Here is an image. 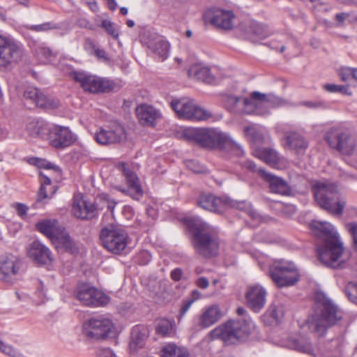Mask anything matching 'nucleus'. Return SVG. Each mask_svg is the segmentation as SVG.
<instances>
[{
	"instance_id": "obj_1",
	"label": "nucleus",
	"mask_w": 357,
	"mask_h": 357,
	"mask_svg": "<svg viewBox=\"0 0 357 357\" xmlns=\"http://www.w3.org/2000/svg\"><path fill=\"white\" fill-rule=\"evenodd\" d=\"M183 137L188 142H195L208 149H219L231 152L237 155L243 153V151L228 134L217 129L204 128H190L183 132Z\"/></svg>"
},
{
	"instance_id": "obj_2",
	"label": "nucleus",
	"mask_w": 357,
	"mask_h": 357,
	"mask_svg": "<svg viewBox=\"0 0 357 357\" xmlns=\"http://www.w3.org/2000/svg\"><path fill=\"white\" fill-rule=\"evenodd\" d=\"M315 299L318 309L312 317L310 327L315 332L322 334L327 328L342 319V312L324 294H317Z\"/></svg>"
},
{
	"instance_id": "obj_3",
	"label": "nucleus",
	"mask_w": 357,
	"mask_h": 357,
	"mask_svg": "<svg viewBox=\"0 0 357 357\" xmlns=\"http://www.w3.org/2000/svg\"><path fill=\"white\" fill-rule=\"evenodd\" d=\"M314 199L319 206L328 213L340 215L346 205L337 186L328 182H317L312 186Z\"/></svg>"
},
{
	"instance_id": "obj_4",
	"label": "nucleus",
	"mask_w": 357,
	"mask_h": 357,
	"mask_svg": "<svg viewBox=\"0 0 357 357\" xmlns=\"http://www.w3.org/2000/svg\"><path fill=\"white\" fill-rule=\"evenodd\" d=\"M195 252L204 257L216 256L219 251L220 240L217 231L206 222H201L193 236Z\"/></svg>"
},
{
	"instance_id": "obj_5",
	"label": "nucleus",
	"mask_w": 357,
	"mask_h": 357,
	"mask_svg": "<svg viewBox=\"0 0 357 357\" xmlns=\"http://www.w3.org/2000/svg\"><path fill=\"white\" fill-rule=\"evenodd\" d=\"M317 255L323 264L332 268L344 267L349 259V254L344 252L343 244L340 239L324 242L317 249Z\"/></svg>"
},
{
	"instance_id": "obj_6",
	"label": "nucleus",
	"mask_w": 357,
	"mask_h": 357,
	"mask_svg": "<svg viewBox=\"0 0 357 357\" xmlns=\"http://www.w3.org/2000/svg\"><path fill=\"white\" fill-rule=\"evenodd\" d=\"M72 76L76 82L80 84L84 91L91 93L117 91L121 88L120 82L83 72H74Z\"/></svg>"
},
{
	"instance_id": "obj_7",
	"label": "nucleus",
	"mask_w": 357,
	"mask_h": 357,
	"mask_svg": "<svg viewBox=\"0 0 357 357\" xmlns=\"http://www.w3.org/2000/svg\"><path fill=\"white\" fill-rule=\"evenodd\" d=\"M249 331L246 324L241 321H228L209 333L212 339H220L225 344H236L246 339Z\"/></svg>"
},
{
	"instance_id": "obj_8",
	"label": "nucleus",
	"mask_w": 357,
	"mask_h": 357,
	"mask_svg": "<svg viewBox=\"0 0 357 357\" xmlns=\"http://www.w3.org/2000/svg\"><path fill=\"white\" fill-rule=\"evenodd\" d=\"M269 274L274 283L280 287L294 285L300 278L296 266L284 259L274 261L270 266Z\"/></svg>"
},
{
	"instance_id": "obj_9",
	"label": "nucleus",
	"mask_w": 357,
	"mask_h": 357,
	"mask_svg": "<svg viewBox=\"0 0 357 357\" xmlns=\"http://www.w3.org/2000/svg\"><path fill=\"white\" fill-rule=\"evenodd\" d=\"M284 103L280 97L273 94L263 93L259 91H253L250 95V98H245L244 112L246 114L263 115L268 112L271 107H278Z\"/></svg>"
},
{
	"instance_id": "obj_10",
	"label": "nucleus",
	"mask_w": 357,
	"mask_h": 357,
	"mask_svg": "<svg viewBox=\"0 0 357 357\" xmlns=\"http://www.w3.org/2000/svg\"><path fill=\"white\" fill-rule=\"evenodd\" d=\"M328 145L344 155H352L356 148V142L350 132L342 127L330 128L325 135Z\"/></svg>"
},
{
	"instance_id": "obj_11",
	"label": "nucleus",
	"mask_w": 357,
	"mask_h": 357,
	"mask_svg": "<svg viewBox=\"0 0 357 357\" xmlns=\"http://www.w3.org/2000/svg\"><path fill=\"white\" fill-rule=\"evenodd\" d=\"M100 238L102 246L114 254L121 253L128 243V234L126 231L114 225L103 227Z\"/></svg>"
},
{
	"instance_id": "obj_12",
	"label": "nucleus",
	"mask_w": 357,
	"mask_h": 357,
	"mask_svg": "<svg viewBox=\"0 0 357 357\" xmlns=\"http://www.w3.org/2000/svg\"><path fill=\"white\" fill-rule=\"evenodd\" d=\"M114 329V324L108 318H91L82 324V334L90 340L107 339Z\"/></svg>"
},
{
	"instance_id": "obj_13",
	"label": "nucleus",
	"mask_w": 357,
	"mask_h": 357,
	"mask_svg": "<svg viewBox=\"0 0 357 357\" xmlns=\"http://www.w3.org/2000/svg\"><path fill=\"white\" fill-rule=\"evenodd\" d=\"M170 105L172 109L180 118L202 121L212 116L211 112L186 98L174 99L171 101Z\"/></svg>"
},
{
	"instance_id": "obj_14",
	"label": "nucleus",
	"mask_w": 357,
	"mask_h": 357,
	"mask_svg": "<svg viewBox=\"0 0 357 357\" xmlns=\"http://www.w3.org/2000/svg\"><path fill=\"white\" fill-rule=\"evenodd\" d=\"M24 55L22 45L13 39L0 36V66H7L21 60Z\"/></svg>"
},
{
	"instance_id": "obj_15",
	"label": "nucleus",
	"mask_w": 357,
	"mask_h": 357,
	"mask_svg": "<svg viewBox=\"0 0 357 357\" xmlns=\"http://www.w3.org/2000/svg\"><path fill=\"white\" fill-rule=\"evenodd\" d=\"M236 16L233 11L218 8L208 9L204 15L206 22L225 31L231 30L234 26Z\"/></svg>"
},
{
	"instance_id": "obj_16",
	"label": "nucleus",
	"mask_w": 357,
	"mask_h": 357,
	"mask_svg": "<svg viewBox=\"0 0 357 357\" xmlns=\"http://www.w3.org/2000/svg\"><path fill=\"white\" fill-rule=\"evenodd\" d=\"M46 135L50 144L56 149L69 146L75 139L68 127L58 125L48 127Z\"/></svg>"
},
{
	"instance_id": "obj_17",
	"label": "nucleus",
	"mask_w": 357,
	"mask_h": 357,
	"mask_svg": "<svg viewBox=\"0 0 357 357\" xmlns=\"http://www.w3.org/2000/svg\"><path fill=\"white\" fill-rule=\"evenodd\" d=\"M77 298L86 306L103 305L109 301L108 296L102 291L87 284H82L78 287Z\"/></svg>"
},
{
	"instance_id": "obj_18",
	"label": "nucleus",
	"mask_w": 357,
	"mask_h": 357,
	"mask_svg": "<svg viewBox=\"0 0 357 357\" xmlns=\"http://www.w3.org/2000/svg\"><path fill=\"white\" fill-rule=\"evenodd\" d=\"M20 261L13 255H6L0 259V281L12 284L17 280Z\"/></svg>"
},
{
	"instance_id": "obj_19",
	"label": "nucleus",
	"mask_w": 357,
	"mask_h": 357,
	"mask_svg": "<svg viewBox=\"0 0 357 357\" xmlns=\"http://www.w3.org/2000/svg\"><path fill=\"white\" fill-rule=\"evenodd\" d=\"M72 213L77 218L91 220L98 215V208L93 202L77 195L74 197Z\"/></svg>"
},
{
	"instance_id": "obj_20",
	"label": "nucleus",
	"mask_w": 357,
	"mask_h": 357,
	"mask_svg": "<svg viewBox=\"0 0 357 357\" xmlns=\"http://www.w3.org/2000/svg\"><path fill=\"white\" fill-rule=\"evenodd\" d=\"M96 141L100 144L118 143L125 138V130L119 124H114L107 129L101 128L94 136Z\"/></svg>"
},
{
	"instance_id": "obj_21",
	"label": "nucleus",
	"mask_w": 357,
	"mask_h": 357,
	"mask_svg": "<svg viewBox=\"0 0 357 357\" xmlns=\"http://www.w3.org/2000/svg\"><path fill=\"white\" fill-rule=\"evenodd\" d=\"M266 290L259 284L250 285L247 288L245 300L247 305L254 312H259L266 303Z\"/></svg>"
},
{
	"instance_id": "obj_22",
	"label": "nucleus",
	"mask_w": 357,
	"mask_h": 357,
	"mask_svg": "<svg viewBox=\"0 0 357 357\" xmlns=\"http://www.w3.org/2000/svg\"><path fill=\"white\" fill-rule=\"evenodd\" d=\"M197 205L204 210L221 213L225 211V197H219L210 193H203L198 198Z\"/></svg>"
},
{
	"instance_id": "obj_23",
	"label": "nucleus",
	"mask_w": 357,
	"mask_h": 357,
	"mask_svg": "<svg viewBox=\"0 0 357 357\" xmlns=\"http://www.w3.org/2000/svg\"><path fill=\"white\" fill-rule=\"evenodd\" d=\"M122 171L125 176L128 188V190H120L123 193L128 194L135 199H139L142 195V189L139 180L133 172L127 168L126 164H122Z\"/></svg>"
},
{
	"instance_id": "obj_24",
	"label": "nucleus",
	"mask_w": 357,
	"mask_h": 357,
	"mask_svg": "<svg viewBox=\"0 0 357 357\" xmlns=\"http://www.w3.org/2000/svg\"><path fill=\"white\" fill-rule=\"evenodd\" d=\"M310 227L315 235L324 239V242L340 239L335 227L329 222L314 221Z\"/></svg>"
},
{
	"instance_id": "obj_25",
	"label": "nucleus",
	"mask_w": 357,
	"mask_h": 357,
	"mask_svg": "<svg viewBox=\"0 0 357 357\" xmlns=\"http://www.w3.org/2000/svg\"><path fill=\"white\" fill-rule=\"evenodd\" d=\"M254 154L257 158L275 168H280V165L284 163V158L271 148L258 149L255 151Z\"/></svg>"
},
{
	"instance_id": "obj_26",
	"label": "nucleus",
	"mask_w": 357,
	"mask_h": 357,
	"mask_svg": "<svg viewBox=\"0 0 357 357\" xmlns=\"http://www.w3.org/2000/svg\"><path fill=\"white\" fill-rule=\"evenodd\" d=\"M36 227L39 231L45 235L52 242L55 241L64 229L59 225L56 220L46 219L38 222Z\"/></svg>"
},
{
	"instance_id": "obj_27",
	"label": "nucleus",
	"mask_w": 357,
	"mask_h": 357,
	"mask_svg": "<svg viewBox=\"0 0 357 357\" xmlns=\"http://www.w3.org/2000/svg\"><path fill=\"white\" fill-rule=\"evenodd\" d=\"M29 257L40 264L52 261L50 250L38 241H33L29 250Z\"/></svg>"
},
{
	"instance_id": "obj_28",
	"label": "nucleus",
	"mask_w": 357,
	"mask_h": 357,
	"mask_svg": "<svg viewBox=\"0 0 357 357\" xmlns=\"http://www.w3.org/2000/svg\"><path fill=\"white\" fill-rule=\"evenodd\" d=\"M259 171L264 179L269 183L270 189L273 192L282 195L290 194L291 188L284 180L261 169Z\"/></svg>"
},
{
	"instance_id": "obj_29",
	"label": "nucleus",
	"mask_w": 357,
	"mask_h": 357,
	"mask_svg": "<svg viewBox=\"0 0 357 357\" xmlns=\"http://www.w3.org/2000/svg\"><path fill=\"white\" fill-rule=\"evenodd\" d=\"M136 114L140 123L148 126H153L156 119L160 116L155 108L146 104L137 107Z\"/></svg>"
},
{
	"instance_id": "obj_30",
	"label": "nucleus",
	"mask_w": 357,
	"mask_h": 357,
	"mask_svg": "<svg viewBox=\"0 0 357 357\" xmlns=\"http://www.w3.org/2000/svg\"><path fill=\"white\" fill-rule=\"evenodd\" d=\"M188 74L190 77L207 84H212L215 81V77L211 74L210 68L201 63L192 65L188 70Z\"/></svg>"
},
{
	"instance_id": "obj_31",
	"label": "nucleus",
	"mask_w": 357,
	"mask_h": 357,
	"mask_svg": "<svg viewBox=\"0 0 357 357\" xmlns=\"http://www.w3.org/2000/svg\"><path fill=\"white\" fill-rule=\"evenodd\" d=\"M221 317L222 312L219 305H211L200 316L199 324L202 328H208L218 321Z\"/></svg>"
},
{
	"instance_id": "obj_32",
	"label": "nucleus",
	"mask_w": 357,
	"mask_h": 357,
	"mask_svg": "<svg viewBox=\"0 0 357 357\" xmlns=\"http://www.w3.org/2000/svg\"><path fill=\"white\" fill-rule=\"evenodd\" d=\"M149 336L148 328L143 325H137L131 331V340L130 342V349L135 351L144 346Z\"/></svg>"
},
{
	"instance_id": "obj_33",
	"label": "nucleus",
	"mask_w": 357,
	"mask_h": 357,
	"mask_svg": "<svg viewBox=\"0 0 357 357\" xmlns=\"http://www.w3.org/2000/svg\"><path fill=\"white\" fill-rule=\"evenodd\" d=\"M285 149L295 151L296 152L304 151L308 147V142L298 132H287L285 135Z\"/></svg>"
},
{
	"instance_id": "obj_34",
	"label": "nucleus",
	"mask_w": 357,
	"mask_h": 357,
	"mask_svg": "<svg viewBox=\"0 0 357 357\" xmlns=\"http://www.w3.org/2000/svg\"><path fill=\"white\" fill-rule=\"evenodd\" d=\"M40 188L38 192V201L42 202L45 199L50 198L56 191V185H52L50 176L43 173L40 172Z\"/></svg>"
},
{
	"instance_id": "obj_35",
	"label": "nucleus",
	"mask_w": 357,
	"mask_h": 357,
	"mask_svg": "<svg viewBox=\"0 0 357 357\" xmlns=\"http://www.w3.org/2000/svg\"><path fill=\"white\" fill-rule=\"evenodd\" d=\"M147 46L149 49L158 56L162 61L165 60L169 56L170 45L160 37L149 40Z\"/></svg>"
},
{
	"instance_id": "obj_36",
	"label": "nucleus",
	"mask_w": 357,
	"mask_h": 357,
	"mask_svg": "<svg viewBox=\"0 0 357 357\" xmlns=\"http://www.w3.org/2000/svg\"><path fill=\"white\" fill-rule=\"evenodd\" d=\"M228 208H235L241 211H244L254 220H261L259 214L252 208L248 202L244 201L238 202L225 197V210Z\"/></svg>"
},
{
	"instance_id": "obj_37",
	"label": "nucleus",
	"mask_w": 357,
	"mask_h": 357,
	"mask_svg": "<svg viewBox=\"0 0 357 357\" xmlns=\"http://www.w3.org/2000/svg\"><path fill=\"white\" fill-rule=\"evenodd\" d=\"M245 98L234 96H227L223 100L224 105L231 112L246 114L244 112L245 105L243 100Z\"/></svg>"
},
{
	"instance_id": "obj_38",
	"label": "nucleus",
	"mask_w": 357,
	"mask_h": 357,
	"mask_svg": "<svg viewBox=\"0 0 357 357\" xmlns=\"http://www.w3.org/2000/svg\"><path fill=\"white\" fill-rule=\"evenodd\" d=\"M268 36L269 32L267 28L260 24L252 23L248 30V37L254 43H257L259 40L264 39Z\"/></svg>"
},
{
	"instance_id": "obj_39",
	"label": "nucleus",
	"mask_w": 357,
	"mask_h": 357,
	"mask_svg": "<svg viewBox=\"0 0 357 357\" xmlns=\"http://www.w3.org/2000/svg\"><path fill=\"white\" fill-rule=\"evenodd\" d=\"M289 346L300 352L314 355L313 347L308 339L305 337L301 336L298 338L291 339L289 341Z\"/></svg>"
},
{
	"instance_id": "obj_40",
	"label": "nucleus",
	"mask_w": 357,
	"mask_h": 357,
	"mask_svg": "<svg viewBox=\"0 0 357 357\" xmlns=\"http://www.w3.org/2000/svg\"><path fill=\"white\" fill-rule=\"evenodd\" d=\"M43 94L41 93L37 88L33 86L26 87L23 93V99L25 105H28L31 107V105L39 107L38 102L40 99H42Z\"/></svg>"
},
{
	"instance_id": "obj_41",
	"label": "nucleus",
	"mask_w": 357,
	"mask_h": 357,
	"mask_svg": "<svg viewBox=\"0 0 357 357\" xmlns=\"http://www.w3.org/2000/svg\"><path fill=\"white\" fill-rule=\"evenodd\" d=\"M337 74L342 82H351L349 86H357V68L342 66L338 69Z\"/></svg>"
},
{
	"instance_id": "obj_42",
	"label": "nucleus",
	"mask_w": 357,
	"mask_h": 357,
	"mask_svg": "<svg viewBox=\"0 0 357 357\" xmlns=\"http://www.w3.org/2000/svg\"><path fill=\"white\" fill-rule=\"evenodd\" d=\"M53 243L56 246L63 247L66 251L75 253L77 251L75 243L70 238L69 234L63 229Z\"/></svg>"
},
{
	"instance_id": "obj_43",
	"label": "nucleus",
	"mask_w": 357,
	"mask_h": 357,
	"mask_svg": "<svg viewBox=\"0 0 357 357\" xmlns=\"http://www.w3.org/2000/svg\"><path fill=\"white\" fill-rule=\"evenodd\" d=\"M156 333L162 337H169L174 334V322L167 319H160L156 321Z\"/></svg>"
},
{
	"instance_id": "obj_44",
	"label": "nucleus",
	"mask_w": 357,
	"mask_h": 357,
	"mask_svg": "<svg viewBox=\"0 0 357 357\" xmlns=\"http://www.w3.org/2000/svg\"><path fill=\"white\" fill-rule=\"evenodd\" d=\"M162 357H190L186 349L178 347L174 344H169L161 351Z\"/></svg>"
},
{
	"instance_id": "obj_45",
	"label": "nucleus",
	"mask_w": 357,
	"mask_h": 357,
	"mask_svg": "<svg viewBox=\"0 0 357 357\" xmlns=\"http://www.w3.org/2000/svg\"><path fill=\"white\" fill-rule=\"evenodd\" d=\"M46 127L43 122L31 121L26 125L28 133L33 137H45L47 134Z\"/></svg>"
},
{
	"instance_id": "obj_46",
	"label": "nucleus",
	"mask_w": 357,
	"mask_h": 357,
	"mask_svg": "<svg viewBox=\"0 0 357 357\" xmlns=\"http://www.w3.org/2000/svg\"><path fill=\"white\" fill-rule=\"evenodd\" d=\"M32 49L35 56L42 62H46L55 56L52 50L44 45H36Z\"/></svg>"
},
{
	"instance_id": "obj_47",
	"label": "nucleus",
	"mask_w": 357,
	"mask_h": 357,
	"mask_svg": "<svg viewBox=\"0 0 357 357\" xmlns=\"http://www.w3.org/2000/svg\"><path fill=\"white\" fill-rule=\"evenodd\" d=\"M22 27L24 29H25L26 30H29V31H34V32H37V33L48 32L50 31H52L54 29H57L59 28V26L56 24L52 22H43L40 24H35V25L24 24L22 26Z\"/></svg>"
},
{
	"instance_id": "obj_48",
	"label": "nucleus",
	"mask_w": 357,
	"mask_h": 357,
	"mask_svg": "<svg viewBox=\"0 0 357 357\" xmlns=\"http://www.w3.org/2000/svg\"><path fill=\"white\" fill-rule=\"evenodd\" d=\"M100 26L114 39H117L119 36V30L118 26L109 20H103Z\"/></svg>"
},
{
	"instance_id": "obj_49",
	"label": "nucleus",
	"mask_w": 357,
	"mask_h": 357,
	"mask_svg": "<svg viewBox=\"0 0 357 357\" xmlns=\"http://www.w3.org/2000/svg\"><path fill=\"white\" fill-rule=\"evenodd\" d=\"M284 308L282 305H271L266 312V315L278 322L284 316Z\"/></svg>"
},
{
	"instance_id": "obj_50",
	"label": "nucleus",
	"mask_w": 357,
	"mask_h": 357,
	"mask_svg": "<svg viewBox=\"0 0 357 357\" xmlns=\"http://www.w3.org/2000/svg\"><path fill=\"white\" fill-rule=\"evenodd\" d=\"M0 351L10 357H26L20 351L2 340L0 341Z\"/></svg>"
},
{
	"instance_id": "obj_51",
	"label": "nucleus",
	"mask_w": 357,
	"mask_h": 357,
	"mask_svg": "<svg viewBox=\"0 0 357 357\" xmlns=\"http://www.w3.org/2000/svg\"><path fill=\"white\" fill-rule=\"evenodd\" d=\"M245 135L254 143H261L263 140L262 135L258 132L254 127H247L245 128Z\"/></svg>"
},
{
	"instance_id": "obj_52",
	"label": "nucleus",
	"mask_w": 357,
	"mask_h": 357,
	"mask_svg": "<svg viewBox=\"0 0 357 357\" xmlns=\"http://www.w3.org/2000/svg\"><path fill=\"white\" fill-rule=\"evenodd\" d=\"M344 292L349 301L357 305V283L349 282L344 289Z\"/></svg>"
},
{
	"instance_id": "obj_53",
	"label": "nucleus",
	"mask_w": 357,
	"mask_h": 357,
	"mask_svg": "<svg viewBox=\"0 0 357 357\" xmlns=\"http://www.w3.org/2000/svg\"><path fill=\"white\" fill-rule=\"evenodd\" d=\"M40 107L54 109L60 105V102L58 99L48 98L43 95L42 99L38 102Z\"/></svg>"
},
{
	"instance_id": "obj_54",
	"label": "nucleus",
	"mask_w": 357,
	"mask_h": 357,
	"mask_svg": "<svg viewBox=\"0 0 357 357\" xmlns=\"http://www.w3.org/2000/svg\"><path fill=\"white\" fill-rule=\"evenodd\" d=\"M324 89L331 93L340 92L342 94L351 95V92L349 90V86L337 85L334 84H328L324 85Z\"/></svg>"
},
{
	"instance_id": "obj_55",
	"label": "nucleus",
	"mask_w": 357,
	"mask_h": 357,
	"mask_svg": "<svg viewBox=\"0 0 357 357\" xmlns=\"http://www.w3.org/2000/svg\"><path fill=\"white\" fill-rule=\"evenodd\" d=\"M185 163L187 167L195 173L201 174L205 172L204 167L197 161L190 160H187Z\"/></svg>"
},
{
	"instance_id": "obj_56",
	"label": "nucleus",
	"mask_w": 357,
	"mask_h": 357,
	"mask_svg": "<svg viewBox=\"0 0 357 357\" xmlns=\"http://www.w3.org/2000/svg\"><path fill=\"white\" fill-rule=\"evenodd\" d=\"M99 198L106 205L108 211L112 213L116 202L114 199H110L109 195L105 193L100 195Z\"/></svg>"
},
{
	"instance_id": "obj_57",
	"label": "nucleus",
	"mask_w": 357,
	"mask_h": 357,
	"mask_svg": "<svg viewBox=\"0 0 357 357\" xmlns=\"http://www.w3.org/2000/svg\"><path fill=\"white\" fill-rule=\"evenodd\" d=\"M345 227L353 238L354 244L357 248V222L347 223Z\"/></svg>"
},
{
	"instance_id": "obj_58",
	"label": "nucleus",
	"mask_w": 357,
	"mask_h": 357,
	"mask_svg": "<svg viewBox=\"0 0 357 357\" xmlns=\"http://www.w3.org/2000/svg\"><path fill=\"white\" fill-rule=\"evenodd\" d=\"M36 165L40 167L43 168L45 169H54V171H59V169L58 167H56L52 163L43 159L36 158Z\"/></svg>"
},
{
	"instance_id": "obj_59",
	"label": "nucleus",
	"mask_w": 357,
	"mask_h": 357,
	"mask_svg": "<svg viewBox=\"0 0 357 357\" xmlns=\"http://www.w3.org/2000/svg\"><path fill=\"white\" fill-rule=\"evenodd\" d=\"M335 347L334 351H332L331 354L328 353L327 356H333V357H340L341 356V342L340 340H334L332 341L331 344V347Z\"/></svg>"
},
{
	"instance_id": "obj_60",
	"label": "nucleus",
	"mask_w": 357,
	"mask_h": 357,
	"mask_svg": "<svg viewBox=\"0 0 357 357\" xmlns=\"http://www.w3.org/2000/svg\"><path fill=\"white\" fill-rule=\"evenodd\" d=\"M98 357H117L113 351L107 347H99L96 351Z\"/></svg>"
},
{
	"instance_id": "obj_61",
	"label": "nucleus",
	"mask_w": 357,
	"mask_h": 357,
	"mask_svg": "<svg viewBox=\"0 0 357 357\" xmlns=\"http://www.w3.org/2000/svg\"><path fill=\"white\" fill-rule=\"evenodd\" d=\"M99 47L97 46L95 43L90 38H87L84 43V49L91 55H93L96 50Z\"/></svg>"
},
{
	"instance_id": "obj_62",
	"label": "nucleus",
	"mask_w": 357,
	"mask_h": 357,
	"mask_svg": "<svg viewBox=\"0 0 357 357\" xmlns=\"http://www.w3.org/2000/svg\"><path fill=\"white\" fill-rule=\"evenodd\" d=\"M196 301V298H191L185 300L181 308V315L183 316L189 310L192 304Z\"/></svg>"
},
{
	"instance_id": "obj_63",
	"label": "nucleus",
	"mask_w": 357,
	"mask_h": 357,
	"mask_svg": "<svg viewBox=\"0 0 357 357\" xmlns=\"http://www.w3.org/2000/svg\"><path fill=\"white\" fill-rule=\"evenodd\" d=\"M349 16V13H337L335 16V20L337 21V26H342L344 24L345 20Z\"/></svg>"
},
{
	"instance_id": "obj_64",
	"label": "nucleus",
	"mask_w": 357,
	"mask_h": 357,
	"mask_svg": "<svg viewBox=\"0 0 357 357\" xmlns=\"http://www.w3.org/2000/svg\"><path fill=\"white\" fill-rule=\"evenodd\" d=\"M93 55L96 56L99 60H102L103 61H107L109 60L106 52L103 49H101L100 47H98L96 50L95 53Z\"/></svg>"
}]
</instances>
